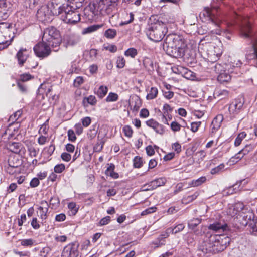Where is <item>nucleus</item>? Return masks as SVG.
<instances>
[{
    "label": "nucleus",
    "instance_id": "f257e3e1",
    "mask_svg": "<svg viewBox=\"0 0 257 257\" xmlns=\"http://www.w3.org/2000/svg\"><path fill=\"white\" fill-rule=\"evenodd\" d=\"M233 27L239 29L242 36L251 39L253 52L246 55V58L251 65L257 68V38L253 35L250 22L243 20L235 13H233V18L229 22L218 5H210V34L220 35L223 33L226 38L230 39Z\"/></svg>",
    "mask_w": 257,
    "mask_h": 257
},
{
    "label": "nucleus",
    "instance_id": "f03ea898",
    "mask_svg": "<svg viewBox=\"0 0 257 257\" xmlns=\"http://www.w3.org/2000/svg\"><path fill=\"white\" fill-rule=\"evenodd\" d=\"M186 45L179 36L169 34L165 39L164 47L166 48L167 53L175 58L182 57L184 55Z\"/></svg>",
    "mask_w": 257,
    "mask_h": 257
},
{
    "label": "nucleus",
    "instance_id": "7ed1b4c3",
    "mask_svg": "<svg viewBox=\"0 0 257 257\" xmlns=\"http://www.w3.org/2000/svg\"><path fill=\"white\" fill-rule=\"evenodd\" d=\"M168 32V28L162 22L151 24L146 30L148 37L155 42L161 41Z\"/></svg>",
    "mask_w": 257,
    "mask_h": 257
},
{
    "label": "nucleus",
    "instance_id": "20e7f679",
    "mask_svg": "<svg viewBox=\"0 0 257 257\" xmlns=\"http://www.w3.org/2000/svg\"><path fill=\"white\" fill-rule=\"evenodd\" d=\"M42 41L51 44V47L54 51H58L61 43L59 32L54 27L46 29L43 33Z\"/></svg>",
    "mask_w": 257,
    "mask_h": 257
},
{
    "label": "nucleus",
    "instance_id": "39448f33",
    "mask_svg": "<svg viewBox=\"0 0 257 257\" xmlns=\"http://www.w3.org/2000/svg\"><path fill=\"white\" fill-rule=\"evenodd\" d=\"M210 230L215 233L227 232L229 227L222 219L220 213L216 210L212 211L210 215Z\"/></svg>",
    "mask_w": 257,
    "mask_h": 257
},
{
    "label": "nucleus",
    "instance_id": "423d86ee",
    "mask_svg": "<svg viewBox=\"0 0 257 257\" xmlns=\"http://www.w3.org/2000/svg\"><path fill=\"white\" fill-rule=\"evenodd\" d=\"M226 237L221 234L210 235V252L215 254L224 250L227 246Z\"/></svg>",
    "mask_w": 257,
    "mask_h": 257
},
{
    "label": "nucleus",
    "instance_id": "0eeeda50",
    "mask_svg": "<svg viewBox=\"0 0 257 257\" xmlns=\"http://www.w3.org/2000/svg\"><path fill=\"white\" fill-rule=\"evenodd\" d=\"M94 4L99 15L103 16L111 14L116 6L109 0H100Z\"/></svg>",
    "mask_w": 257,
    "mask_h": 257
},
{
    "label": "nucleus",
    "instance_id": "6e6552de",
    "mask_svg": "<svg viewBox=\"0 0 257 257\" xmlns=\"http://www.w3.org/2000/svg\"><path fill=\"white\" fill-rule=\"evenodd\" d=\"M51 44L45 42L42 40V42L36 45L33 50L37 56L40 58L48 57L51 53Z\"/></svg>",
    "mask_w": 257,
    "mask_h": 257
},
{
    "label": "nucleus",
    "instance_id": "1a4fd4ad",
    "mask_svg": "<svg viewBox=\"0 0 257 257\" xmlns=\"http://www.w3.org/2000/svg\"><path fill=\"white\" fill-rule=\"evenodd\" d=\"M73 8L66 4V9H64V21L67 23L75 24L80 20V13L77 11L72 10Z\"/></svg>",
    "mask_w": 257,
    "mask_h": 257
},
{
    "label": "nucleus",
    "instance_id": "9d476101",
    "mask_svg": "<svg viewBox=\"0 0 257 257\" xmlns=\"http://www.w3.org/2000/svg\"><path fill=\"white\" fill-rule=\"evenodd\" d=\"M242 65V63L240 60H234L233 61H231L227 64H225V69H227L229 73L233 74L234 77H236L242 74L240 70Z\"/></svg>",
    "mask_w": 257,
    "mask_h": 257
},
{
    "label": "nucleus",
    "instance_id": "9b49d317",
    "mask_svg": "<svg viewBox=\"0 0 257 257\" xmlns=\"http://www.w3.org/2000/svg\"><path fill=\"white\" fill-rule=\"evenodd\" d=\"M100 15L94 3H90L84 10V16L89 21L96 20Z\"/></svg>",
    "mask_w": 257,
    "mask_h": 257
},
{
    "label": "nucleus",
    "instance_id": "f8f14e48",
    "mask_svg": "<svg viewBox=\"0 0 257 257\" xmlns=\"http://www.w3.org/2000/svg\"><path fill=\"white\" fill-rule=\"evenodd\" d=\"M49 7L51 15H59L60 14L64 13V9H66V4H61L56 0H52L50 4L47 5Z\"/></svg>",
    "mask_w": 257,
    "mask_h": 257
},
{
    "label": "nucleus",
    "instance_id": "ddd939ff",
    "mask_svg": "<svg viewBox=\"0 0 257 257\" xmlns=\"http://www.w3.org/2000/svg\"><path fill=\"white\" fill-rule=\"evenodd\" d=\"M255 147L254 144H247L244 147L239 151L234 156L232 157L230 161L233 163H237L244 156L248 154L249 152L253 151Z\"/></svg>",
    "mask_w": 257,
    "mask_h": 257
},
{
    "label": "nucleus",
    "instance_id": "4468645a",
    "mask_svg": "<svg viewBox=\"0 0 257 257\" xmlns=\"http://www.w3.org/2000/svg\"><path fill=\"white\" fill-rule=\"evenodd\" d=\"M78 245L72 243L66 246L62 252L61 257H77L79 254Z\"/></svg>",
    "mask_w": 257,
    "mask_h": 257
},
{
    "label": "nucleus",
    "instance_id": "2eb2a0df",
    "mask_svg": "<svg viewBox=\"0 0 257 257\" xmlns=\"http://www.w3.org/2000/svg\"><path fill=\"white\" fill-rule=\"evenodd\" d=\"M49 7L47 5L42 6L37 11V18L41 21H47L50 19Z\"/></svg>",
    "mask_w": 257,
    "mask_h": 257
},
{
    "label": "nucleus",
    "instance_id": "dca6fc26",
    "mask_svg": "<svg viewBox=\"0 0 257 257\" xmlns=\"http://www.w3.org/2000/svg\"><path fill=\"white\" fill-rule=\"evenodd\" d=\"M210 47H213V48H210V62L214 64V62L217 61L221 56L222 50L218 45L216 46L211 45Z\"/></svg>",
    "mask_w": 257,
    "mask_h": 257
},
{
    "label": "nucleus",
    "instance_id": "f3484780",
    "mask_svg": "<svg viewBox=\"0 0 257 257\" xmlns=\"http://www.w3.org/2000/svg\"><path fill=\"white\" fill-rule=\"evenodd\" d=\"M244 101H242L241 99H236L232 102L229 106V111L230 114H237L242 109L243 106Z\"/></svg>",
    "mask_w": 257,
    "mask_h": 257
},
{
    "label": "nucleus",
    "instance_id": "a211bd4d",
    "mask_svg": "<svg viewBox=\"0 0 257 257\" xmlns=\"http://www.w3.org/2000/svg\"><path fill=\"white\" fill-rule=\"evenodd\" d=\"M224 68L223 66L220 64L214 62V64H212L211 62H210V77L211 79L217 78V76L216 75H219V73L224 70Z\"/></svg>",
    "mask_w": 257,
    "mask_h": 257
},
{
    "label": "nucleus",
    "instance_id": "6ab92c4d",
    "mask_svg": "<svg viewBox=\"0 0 257 257\" xmlns=\"http://www.w3.org/2000/svg\"><path fill=\"white\" fill-rule=\"evenodd\" d=\"M146 124L150 127L154 129V130L158 134L162 135L165 132L164 127L162 124H159L158 122L153 119H150L147 120Z\"/></svg>",
    "mask_w": 257,
    "mask_h": 257
},
{
    "label": "nucleus",
    "instance_id": "aec40b11",
    "mask_svg": "<svg viewBox=\"0 0 257 257\" xmlns=\"http://www.w3.org/2000/svg\"><path fill=\"white\" fill-rule=\"evenodd\" d=\"M11 31L8 34H5L4 32H0V48L4 49L9 46L10 43L13 37L11 36Z\"/></svg>",
    "mask_w": 257,
    "mask_h": 257
},
{
    "label": "nucleus",
    "instance_id": "412c9836",
    "mask_svg": "<svg viewBox=\"0 0 257 257\" xmlns=\"http://www.w3.org/2000/svg\"><path fill=\"white\" fill-rule=\"evenodd\" d=\"M28 51L26 49L21 48L19 50L16 55L18 64L23 65L26 61L28 56Z\"/></svg>",
    "mask_w": 257,
    "mask_h": 257
},
{
    "label": "nucleus",
    "instance_id": "4be33fe9",
    "mask_svg": "<svg viewBox=\"0 0 257 257\" xmlns=\"http://www.w3.org/2000/svg\"><path fill=\"white\" fill-rule=\"evenodd\" d=\"M239 216L242 218L243 221L241 222L242 225L247 226L249 222H251L252 219L256 217L252 211L249 210L246 213L241 212Z\"/></svg>",
    "mask_w": 257,
    "mask_h": 257
},
{
    "label": "nucleus",
    "instance_id": "5701e85b",
    "mask_svg": "<svg viewBox=\"0 0 257 257\" xmlns=\"http://www.w3.org/2000/svg\"><path fill=\"white\" fill-rule=\"evenodd\" d=\"M227 69L224 70L221 73H219V75H216L217 76V80L220 83H222L224 82H229L231 77H234L233 74H230V73L226 72Z\"/></svg>",
    "mask_w": 257,
    "mask_h": 257
},
{
    "label": "nucleus",
    "instance_id": "b1692460",
    "mask_svg": "<svg viewBox=\"0 0 257 257\" xmlns=\"http://www.w3.org/2000/svg\"><path fill=\"white\" fill-rule=\"evenodd\" d=\"M247 226H248L247 230L249 233L251 235L257 236V217H255L251 222H249Z\"/></svg>",
    "mask_w": 257,
    "mask_h": 257
},
{
    "label": "nucleus",
    "instance_id": "393cba45",
    "mask_svg": "<svg viewBox=\"0 0 257 257\" xmlns=\"http://www.w3.org/2000/svg\"><path fill=\"white\" fill-rule=\"evenodd\" d=\"M130 105L132 108L133 111H138L142 105L140 97L137 96L132 97L130 102Z\"/></svg>",
    "mask_w": 257,
    "mask_h": 257
},
{
    "label": "nucleus",
    "instance_id": "a878e982",
    "mask_svg": "<svg viewBox=\"0 0 257 257\" xmlns=\"http://www.w3.org/2000/svg\"><path fill=\"white\" fill-rule=\"evenodd\" d=\"M166 183L164 178H160L152 181L149 183L150 188L149 189H155L158 187L163 186Z\"/></svg>",
    "mask_w": 257,
    "mask_h": 257
},
{
    "label": "nucleus",
    "instance_id": "bb28decb",
    "mask_svg": "<svg viewBox=\"0 0 257 257\" xmlns=\"http://www.w3.org/2000/svg\"><path fill=\"white\" fill-rule=\"evenodd\" d=\"M97 103V99L93 95H90L88 97H85L82 101V104L85 107H87L89 105L94 106Z\"/></svg>",
    "mask_w": 257,
    "mask_h": 257
},
{
    "label": "nucleus",
    "instance_id": "cd10ccee",
    "mask_svg": "<svg viewBox=\"0 0 257 257\" xmlns=\"http://www.w3.org/2000/svg\"><path fill=\"white\" fill-rule=\"evenodd\" d=\"M22 147L23 146L20 143L13 142L9 144L8 148L11 152L18 154L21 151Z\"/></svg>",
    "mask_w": 257,
    "mask_h": 257
},
{
    "label": "nucleus",
    "instance_id": "c85d7f7f",
    "mask_svg": "<svg viewBox=\"0 0 257 257\" xmlns=\"http://www.w3.org/2000/svg\"><path fill=\"white\" fill-rule=\"evenodd\" d=\"M143 64L146 70L149 72H152L154 70V63L152 60L149 57H145Z\"/></svg>",
    "mask_w": 257,
    "mask_h": 257
},
{
    "label": "nucleus",
    "instance_id": "c756f323",
    "mask_svg": "<svg viewBox=\"0 0 257 257\" xmlns=\"http://www.w3.org/2000/svg\"><path fill=\"white\" fill-rule=\"evenodd\" d=\"M115 169V165L111 163L109 165V167L105 171V174L107 176H109L113 179H117L119 177V175L117 173L114 171Z\"/></svg>",
    "mask_w": 257,
    "mask_h": 257
},
{
    "label": "nucleus",
    "instance_id": "7c9ffc66",
    "mask_svg": "<svg viewBox=\"0 0 257 257\" xmlns=\"http://www.w3.org/2000/svg\"><path fill=\"white\" fill-rule=\"evenodd\" d=\"M222 119L223 117L221 115H218L213 119L210 125L213 131L217 130L220 127Z\"/></svg>",
    "mask_w": 257,
    "mask_h": 257
},
{
    "label": "nucleus",
    "instance_id": "2f4dec72",
    "mask_svg": "<svg viewBox=\"0 0 257 257\" xmlns=\"http://www.w3.org/2000/svg\"><path fill=\"white\" fill-rule=\"evenodd\" d=\"M158 94V90L156 87H151L148 92V94L146 96L147 100H152L156 98Z\"/></svg>",
    "mask_w": 257,
    "mask_h": 257
},
{
    "label": "nucleus",
    "instance_id": "473e14b6",
    "mask_svg": "<svg viewBox=\"0 0 257 257\" xmlns=\"http://www.w3.org/2000/svg\"><path fill=\"white\" fill-rule=\"evenodd\" d=\"M108 92V88L106 86H100L95 94L101 99L103 98Z\"/></svg>",
    "mask_w": 257,
    "mask_h": 257
},
{
    "label": "nucleus",
    "instance_id": "72a5a7b5",
    "mask_svg": "<svg viewBox=\"0 0 257 257\" xmlns=\"http://www.w3.org/2000/svg\"><path fill=\"white\" fill-rule=\"evenodd\" d=\"M185 228V225L181 223L178 224L174 228H168L167 231L168 233H172V234H176L181 231H182Z\"/></svg>",
    "mask_w": 257,
    "mask_h": 257
},
{
    "label": "nucleus",
    "instance_id": "f704fd0d",
    "mask_svg": "<svg viewBox=\"0 0 257 257\" xmlns=\"http://www.w3.org/2000/svg\"><path fill=\"white\" fill-rule=\"evenodd\" d=\"M225 165L223 163L219 164L218 166L212 168L210 173L212 175L219 174L224 170Z\"/></svg>",
    "mask_w": 257,
    "mask_h": 257
},
{
    "label": "nucleus",
    "instance_id": "c9c22d12",
    "mask_svg": "<svg viewBox=\"0 0 257 257\" xmlns=\"http://www.w3.org/2000/svg\"><path fill=\"white\" fill-rule=\"evenodd\" d=\"M199 17L202 22H206L209 21V8L205 7L204 10L200 12Z\"/></svg>",
    "mask_w": 257,
    "mask_h": 257
},
{
    "label": "nucleus",
    "instance_id": "e433bc0d",
    "mask_svg": "<svg viewBox=\"0 0 257 257\" xmlns=\"http://www.w3.org/2000/svg\"><path fill=\"white\" fill-rule=\"evenodd\" d=\"M206 177L202 176L196 180H192L189 183V185L192 187H197V186H198L201 185L204 182H205L206 181Z\"/></svg>",
    "mask_w": 257,
    "mask_h": 257
},
{
    "label": "nucleus",
    "instance_id": "4c0bfd02",
    "mask_svg": "<svg viewBox=\"0 0 257 257\" xmlns=\"http://www.w3.org/2000/svg\"><path fill=\"white\" fill-rule=\"evenodd\" d=\"M117 34V31L114 29H108L105 31L104 36L108 39L114 38Z\"/></svg>",
    "mask_w": 257,
    "mask_h": 257
},
{
    "label": "nucleus",
    "instance_id": "58836bf2",
    "mask_svg": "<svg viewBox=\"0 0 257 257\" xmlns=\"http://www.w3.org/2000/svg\"><path fill=\"white\" fill-rule=\"evenodd\" d=\"M199 195V193L196 192L192 195H189L187 197H185L182 199V202L184 204H187L195 200L197 196Z\"/></svg>",
    "mask_w": 257,
    "mask_h": 257
},
{
    "label": "nucleus",
    "instance_id": "ea45409f",
    "mask_svg": "<svg viewBox=\"0 0 257 257\" xmlns=\"http://www.w3.org/2000/svg\"><path fill=\"white\" fill-rule=\"evenodd\" d=\"M85 0H71V4L69 7L74 9H77L80 8Z\"/></svg>",
    "mask_w": 257,
    "mask_h": 257
},
{
    "label": "nucleus",
    "instance_id": "a19ab883",
    "mask_svg": "<svg viewBox=\"0 0 257 257\" xmlns=\"http://www.w3.org/2000/svg\"><path fill=\"white\" fill-rule=\"evenodd\" d=\"M246 134L244 132L240 133L235 140L234 145L235 146H238L241 144L242 140L246 137Z\"/></svg>",
    "mask_w": 257,
    "mask_h": 257
},
{
    "label": "nucleus",
    "instance_id": "79ce46f5",
    "mask_svg": "<svg viewBox=\"0 0 257 257\" xmlns=\"http://www.w3.org/2000/svg\"><path fill=\"white\" fill-rule=\"evenodd\" d=\"M102 27L101 25H93L92 26H90L86 28H85L84 30L83 33H92L93 32H94L98 30V29Z\"/></svg>",
    "mask_w": 257,
    "mask_h": 257
},
{
    "label": "nucleus",
    "instance_id": "37998d69",
    "mask_svg": "<svg viewBox=\"0 0 257 257\" xmlns=\"http://www.w3.org/2000/svg\"><path fill=\"white\" fill-rule=\"evenodd\" d=\"M138 52L137 50L134 48H130L126 50L124 52V55L127 57L134 58L137 55Z\"/></svg>",
    "mask_w": 257,
    "mask_h": 257
},
{
    "label": "nucleus",
    "instance_id": "c03bdc74",
    "mask_svg": "<svg viewBox=\"0 0 257 257\" xmlns=\"http://www.w3.org/2000/svg\"><path fill=\"white\" fill-rule=\"evenodd\" d=\"M201 221L199 218H194L191 220L188 223V226L189 228L193 229L198 224H200Z\"/></svg>",
    "mask_w": 257,
    "mask_h": 257
},
{
    "label": "nucleus",
    "instance_id": "a18cd8bd",
    "mask_svg": "<svg viewBox=\"0 0 257 257\" xmlns=\"http://www.w3.org/2000/svg\"><path fill=\"white\" fill-rule=\"evenodd\" d=\"M38 209L40 211V219L42 220V223H43V221H45L47 217V212L48 211V207L46 208V210L45 211L43 207L42 206H40L38 208Z\"/></svg>",
    "mask_w": 257,
    "mask_h": 257
},
{
    "label": "nucleus",
    "instance_id": "49530a36",
    "mask_svg": "<svg viewBox=\"0 0 257 257\" xmlns=\"http://www.w3.org/2000/svg\"><path fill=\"white\" fill-rule=\"evenodd\" d=\"M134 166L135 168H139L143 164L142 158L139 156H136L133 160Z\"/></svg>",
    "mask_w": 257,
    "mask_h": 257
},
{
    "label": "nucleus",
    "instance_id": "de8ad7c7",
    "mask_svg": "<svg viewBox=\"0 0 257 257\" xmlns=\"http://www.w3.org/2000/svg\"><path fill=\"white\" fill-rule=\"evenodd\" d=\"M125 60L123 57L119 56L116 60V66L118 68H122L125 66Z\"/></svg>",
    "mask_w": 257,
    "mask_h": 257
},
{
    "label": "nucleus",
    "instance_id": "09e8293b",
    "mask_svg": "<svg viewBox=\"0 0 257 257\" xmlns=\"http://www.w3.org/2000/svg\"><path fill=\"white\" fill-rule=\"evenodd\" d=\"M118 95L116 93L110 92L106 98L107 102L116 101L118 100Z\"/></svg>",
    "mask_w": 257,
    "mask_h": 257
},
{
    "label": "nucleus",
    "instance_id": "8fccbe9b",
    "mask_svg": "<svg viewBox=\"0 0 257 257\" xmlns=\"http://www.w3.org/2000/svg\"><path fill=\"white\" fill-rule=\"evenodd\" d=\"M34 242L35 241L33 239H25L21 240V244L24 246H32Z\"/></svg>",
    "mask_w": 257,
    "mask_h": 257
},
{
    "label": "nucleus",
    "instance_id": "3c124183",
    "mask_svg": "<svg viewBox=\"0 0 257 257\" xmlns=\"http://www.w3.org/2000/svg\"><path fill=\"white\" fill-rule=\"evenodd\" d=\"M123 132L124 133L125 136L131 138L133 135V130L132 127L129 125H125L123 127Z\"/></svg>",
    "mask_w": 257,
    "mask_h": 257
},
{
    "label": "nucleus",
    "instance_id": "603ef678",
    "mask_svg": "<svg viewBox=\"0 0 257 257\" xmlns=\"http://www.w3.org/2000/svg\"><path fill=\"white\" fill-rule=\"evenodd\" d=\"M18 165H12L11 162H9V166L7 168V171L10 174H13L16 172V169L18 167Z\"/></svg>",
    "mask_w": 257,
    "mask_h": 257
},
{
    "label": "nucleus",
    "instance_id": "864d4df0",
    "mask_svg": "<svg viewBox=\"0 0 257 257\" xmlns=\"http://www.w3.org/2000/svg\"><path fill=\"white\" fill-rule=\"evenodd\" d=\"M104 48L106 50L109 51L111 53H115L117 50V46L113 44H107V45H104Z\"/></svg>",
    "mask_w": 257,
    "mask_h": 257
},
{
    "label": "nucleus",
    "instance_id": "5fc2aeb1",
    "mask_svg": "<svg viewBox=\"0 0 257 257\" xmlns=\"http://www.w3.org/2000/svg\"><path fill=\"white\" fill-rule=\"evenodd\" d=\"M111 217L109 216H107L102 218L99 222L98 226H104L108 224L110 221Z\"/></svg>",
    "mask_w": 257,
    "mask_h": 257
},
{
    "label": "nucleus",
    "instance_id": "6e6d98bb",
    "mask_svg": "<svg viewBox=\"0 0 257 257\" xmlns=\"http://www.w3.org/2000/svg\"><path fill=\"white\" fill-rule=\"evenodd\" d=\"M17 86L19 90L23 93H26L27 91V88L26 85L20 81H17Z\"/></svg>",
    "mask_w": 257,
    "mask_h": 257
},
{
    "label": "nucleus",
    "instance_id": "4d7b16f0",
    "mask_svg": "<svg viewBox=\"0 0 257 257\" xmlns=\"http://www.w3.org/2000/svg\"><path fill=\"white\" fill-rule=\"evenodd\" d=\"M32 78V76L30 74L25 73L20 75V78L18 80V81H20L23 83L25 81H28Z\"/></svg>",
    "mask_w": 257,
    "mask_h": 257
},
{
    "label": "nucleus",
    "instance_id": "13d9d810",
    "mask_svg": "<svg viewBox=\"0 0 257 257\" xmlns=\"http://www.w3.org/2000/svg\"><path fill=\"white\" fill-rule=\"evenodd\" d=\"M80 41V38L79 36H74L70 39L68 41L69 45L74 46L76 45Z\"/></svg>",
    "mask_w": 257,
    "mask_h": 257
},
{
    "label": "nucleus",
    "instance_id": "bf43d9fd",
    "mask_svg": "<svg viewBox=\"0 0 257 257\" xmlns=\"http://www.w3.org/2000/svg\"><path fill=\"white\" fill-rule=\"evenodd\" d=\"M156 208L155 207H151L146 209L142 212L141 215L142 216H145L152 213L156 212Z\"/></svg>",
    "mask_w": 257,
    "mask_h": 257
},
{
    "label": "nucleus",
    "instance_id": "052dcab7",
    "mask_svg": "<svg viewBox=\"0 0 257 257\" xmlns=\"http://www.w3.org/2000/svg\"><path fill=\"white\" fill-rule=\"evenodd\" d=\"M65 168V166L63 164H60L56 165L54 168V172L57 173H61Z\"/></svg>",
    "mask_w": 257,
    "mask_h": 257
},
{
    "label": "nucleus",
    "instance_id": "680f3d73",
    "mask_svg": "<svg viewBox=\"0 0 257 257\" xmlns=\"http://www.w3.org/2000/svg\"><path fill=\"white\" fill-rule=\"evenodd\" d=\"M68 207L71 211L73 215H75L78 211V208L76 207L75 203H69L68 205Z\"/></svg>",
    "mask_w": 257,
    "mask_h": 257
},
{
    "label": "nucleus",
    "instance_id": "e2e57ef3",
    "mask_svg": "<svg viewBox=\"0 0 257 257\" xmlns=\"http://www.w3.org/2000/svg\"><path fill=\"white\" fill-rule=\"evenodd\" d=\"M172 130L174 132L179 131L181 128V125L176 121H173L170 125Z\"/></svg>",
    "mask_w": 257,
    "mask_h": 257
},
{
    "label": "nucleus",
    "instance_id": "0e129e2a",
    "mask_svg": "<svg viewBox=\"0 0 257 257\" xmlns=\"http://www.w3.org/2000/svg\"><path fill=\"white\" fill-rule=\"evenodd\" d=\"M173 109L168 104H165L163 106V114L169 117V112H171Z\"/></svg>",
    "mask_w": 257,
    "mask_h": 257
},
{
    "label": "nucleus",
    "instance_id": "69168bd1",
    "mask_svg": "<svg viewBox=\"0 0 257 257\" xmlns=\"http://www.w3.org/2000/svg\"><path fill=\"white\" fill-rule=\"evenodd\" d=\"M82 125L84 127L88 126L91 122V119L89 117H85L81 119Z\"/></svg>",
    "mask_w": 257,
    "mask_h": 257
},
{
    "label": "nucleus",
    "instance_id": "338daca9",
    "mask_svg": "<svg viewBox=\"0 0 257 257\" xmlns=\"http://www.w3.org/2000/svg\"><path fill=\"white\" fill-rule=\"evenodd\" d=\"M31 225L34 229H38L40 227V225L38 223L37 219L36 217L33 218Z\"/></svg>",
    "mask_w": 257,
    "mask_h": 257
},
{
    "label": "nucleus",
    "instance_id": "774afa93",
    "mask_svg": "<svg viewBox=\"0 0 257 257\" xmlns=\"http://www.w3.org/2000/svg\"><path fill=\"white\" fill-rule=\"evenodd\" d=\"M40 184V181L38 178H34L32 179L30 183V185L31 187L34 188L37 187Z\"/></svg>",
    "mask_w": 257,
    "mask_h": 257
}]
</instances>
